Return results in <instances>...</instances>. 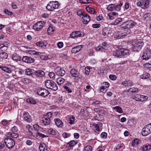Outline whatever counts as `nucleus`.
<instances>
[{"label": "nucleus", "instance_id": "f257e3e1", "mask_svg": "<svg viewBox=\"0 0 151 151\" xmlns=\"http://www.w3.org/2000/svg\"><path fill=\"white\" fill-rule=\"evenodd\" d=\"M33 126L35 130L37 132L35 135H33V133L31 132L30 131V132L31 133V135L35 137L37 139H39L40 137H44L46 136L44 134L41 133L39 132H43V129L42 127L37 124H34Z\"/></svg>", "mask_w": 151, "mask_h": 151}, {"label": "nucleus", "instance_id": "f03ea898", "mask_svg": "<svg viewBox=\"0 0 151 151\" xmlns=\"http://www.w3.org/2000/svg\"><path fill=\"white\" fill-rule=\"evenodd\" d=\"M129 53L128 50L122 48L116 49L113 52L114 55L117 58H121L122 56L128 55Z\"/></svg>", "mask_w": 151, "mask_h": 151}, {"label": "nucleus", "instance_id": "7ed1b4c3", "mask_svg": "<svg viewBox=\"0 0 151 151\" xmlns=\"http://www.w3.org/2000/svg\"><path fill=\"white\" fill-rule=\"evenodd\" d=\"M45 85L47 88L55 91L58 89V87L55 83L52 81L47 80L45 81Z\"/></svg>", "mask_w": 151, "mask_h": 151}, {"label": "nucleus", "instance_id": "20e7f679", "mask_svg": "<svg viewBox=\"0 0 151 151\" xmlns=\"http://www.w3.org/2000/svg\"><path fill=\"white\" fill-rule=\"evenodd\" d=\"M59 5L58 1H50L47 5L46 8L49 11H53L55 9H58Z\"/></svg>", "mask_w": 151, "mask_h": 151}, {"label": "nucleus", "instance_id": "39448f33", "mask_svg": "<svg viewBox=\"0 0 151 151\" xmlns=\"http://www.w3.org/2000/svg\"><path fill=\"white\" fill-rule=\"evenodd\" d=\"M4 142L7 147L9 149L13 148L15 145L14 140L10 138H5Z\"/></svg>", "mask_w": 151, "mask_h": 151}, {"label": "nucleus", "instance_id": "423d86ee", "mask_svg": "<svg viewBox=\"0 0 151 151\" xmlns=\"http://www.w3.org/2000/svg\"><path fill=\"white\" fill-rule=\"evenodd\" d=\"M136 24L137 23L133 21L129 20L123 22L121 25V27L122 28L125 29L127 28H131L135 26Z\"/></svg>", "mask_w": 151, "mask_h": 151}, {"label": "nucleus", "instance_id": "0eeeda50", "mask_svg": "<svg viewBox=\"0 0 151 151\" xmlns=\"http://www.w3.org/2000/svg\"><path fill=\"white\" fill-rule=\"evenodd\" d=\"M144 43L142 41H139L136 42L133 47V50L134 52H138L141 49Z\"/></svg>", "mask_w": 151, "mask_h": 151}, {"label": "nucleus", "instance_id": "6e6552de", "mask_svg": "<svg viewBox=\"0 0 151 151\" xmlns=\"http://www.w3.org/2000/svg\"><path fill=\"white\" fill-rule=\"evenodd\" d=\"M36 92L38 94L43 97L47 96L50 93L47 90L42 88L37 89Z\"/></svg>", "mask_w": 151, "mask_h": 151}, {"label": "nucleus", "instance_id": "1a4fd4ad", "mask_svg": "<svg viewBox=\"0 0 151 151\" xmlns=\"http://www.w3.org/2000/svg\"><path fill=\"white\" fill-rule=\"evenodd\" d=\"M45 22L44 21L38 22L35 23L33 26V29L37 31H39L44 26Z\"/></svg>", "mask_w": 151, "mask_h": 151}, {"label": "nucleus", "instance_id": "9d476101", "mask_svg": "<svg viewBox=\"0 0 151 151\" xmlns=\"http://www.w3.org/2000/svg\"><path fill=\"white\" fill-rule=\"evenodd\" d=\"M151 132V123L148 124L144 127L142 131V134L144 136H146Z\"/></svg>", "mask_w": 151, "mask_h": 151}, {"label": "nucleus", "instance_id": "9b49d317", "mask_svg": "<svg viewBox=\"0 0 151 151\" xmlns=\"http://www.w3.org/2000/svg\"><path fill=\"white\" fill-rule=\"evenodd\" d=\"M84 33L80 31H75L73 32L70 35L71 38H74L78 37H81L84 35Z\"/></svg>", "mask_w": 151, "mask_h": 151}, {"label": "nucleus", "instance_id": "f8f14e48", "mask_svg": "<svg viewBox=\"0 0 151 151\" xmlns=\"http://www.w3.org/2000/svg\"><path fill=\"white\" fill-rule=\"evenodd\" d=\"M151 57V50L147 48L142 55L143 60H148Z\"/></svg>", "mask_w": 151, "mask_h": 151}, {"label": "nucleus", "instance_id": "ddd939ff", "mask_svg": "<svg viewBox=\"0 0 151 151\" xmlns=\"http://www.w3.org/2000/svg\"><path fill=\"white\" fill-rule=\"evenodd\" d=\"M55 71L57 75L61 76H63L65 73V71L60 67L56 68Z\"/></svg>", "mask_w": 151, "mask_h": 151}, {"label": "nucleus", "instance_id": "4468645a", "mask_svg": "<svg viewBox=\"0 0 151 151\" xmlns=\"http://www.w3.org/2000/svg\"><path fill=\"white\" fill-rule=\"evenodd\" d=\"M22 61L25 63H34L35 59L27 56H24L22 59Z\"/></svg>", "mask_w": 151, "mask_h": 151}, {"label": "nucleus", "instance_id": "2eb2a0df", "mask_svg": "<svg viewBox=\"0 0 151 151\" xmlns=\"http://www.w3.org/2000/svg\"><path fill=\"white\" fill-rule=\"evenodd\" d=\"M109 86V83L107 82H104L102 84V86L100 88L101 92H104L106 91L107 88Z\"/></svg>", "mask_w": 151, "mask_h": 151}, {"label": "nucleus", "instance_id": "dca6fc26", "mask_svg": "<svg viewBox=\"0 0 151 151\" xmlns=\"http://www.w3.org/2000/svg\"><path fill=\"white\" fill-rule=\"evenodd\" d=\"M50 123V119L49 118H47V116H44L40 121V123L43 124L45 126L49 125Z\"/></svg>", "mask_w": 151, "mask_h": 151}, {"label": "nucleus", "instance_id": "f3484780", "mask_svg": "<svg viewBox=\"0 0 151 151\" xmlns=\"http://www.w3.org/2000/svg\"><path fill=\"white\" fill-rule=\"evenodd\" d=\"M23 116L24 120L26 122H30L32 121V118L31 116L27 112H24Z\"/></svg>", "mask_w": 151, "mask_h": 151}, {"label": "nucleus", "instance_id": "a211bd4d", "mask_svg": "<svg viewBox=\"0 0 151 151\" xmlns=\"http://www.w3.org/2000/svg\"><path fill=\"white\" fill-rule=\"evenodd\" d=\"M83 17L82 18L83 19V22L85 24H87L90 21L91 19L90 16L87 14L86 13Z\"/></svg>", "mask_w": 151, "mask_h": 151}, {"label": "nucleus", "instance_id": "6ab92c4d", "mask_svg": "<svg viewBox=\"0 0 151 151\" xmlns=\"http://www.w3.org/2000/svg\"><path fill=\"white\" fill-rule=\"evenodd\" d=\"M26 52L28 54L35 55L37 56H39L42 54L41 52L35 50H26Z\"/></svg>", "mask_w": 151, "mask_h": 151}, {"label": "nucleus", "instance_id": "aec40b11", "mask_svg": "<svg viewBox=\"0 0 151 151\" xmlns=\"http://www.w3.org/2000/svg\"><path fill=\"white\" fill-rule=\"evenodd\" d=\"M122 84L126 87H129L133 86L134 83L131 81L129 80L123 82Z\"/></svg>", "mask_w": 151, "mask_h": 151}, {"label": "nucleus", "instance_id": "412c9836", "mask_svg": "<svg viewBox=\"0 0 151 151\" xmlns=\"http://www.w3.org/2000/svg\"><path fill=\"white\" fill-rule=\"evenodd\" d=\"M6 135L9 137H12L14 138H16L18 137L19 135L17 133H15L13 132H8L6 133Z\"/></svg>", "mask_w": 151, "mask_h": 151}, {"label": "nucleus", "instance_id": "4be33fe9", "mask_svg": "<svg viewBox=\"0 0 151 151\" xmlns=\"http://www.w3.org/2000/svg\"><path fill=\"white\" fill-rule=\"evenodd\" d=\"M35 76L38 77H42L45 76V72L42 70L35 71Z\"/></svg>", "mask_w": 151, "mask_h": 151}, {"label": "nucleus", "instance_id": "5701e85b", "mask_svg": "<svg viewBox=\"0 0 151 151\" xmlns=\"http://www.w3.org/2000/svg\"><path fill=\"white\" fill-rule=\"evenodd\" d=\"M114 35V37L116 38L119 39L122 37L123 36L122 31L116 32L112 35Z\"/></svg>", "mask_w": 151, "mask_h": 151}, {"label": "nucleus", "instance_id": "b1692460", "mask_svg": "<svg viewBox=\"0 0 151 151\" xmlns=\"http://www.w3.org/2000/svg\"><path fill=\"white\" fill-rule=\"evenodd\" d=\"M55 124L58 127H62L63 126V123L62 121L58 118L54 119Z\"/></svg>", "mask_w": 151, "mask_h": 151}, {"label": "nucleus", "instance_id": "393cba45", "mask_svg": "<svg viewBox=\"0 0 151 151\" xmlns=\"http://www.w3.org/2000/svg\"><path fill=\"white\" fill-rule=\"evenodd\" d=\"M83 47V45H78L75 47L72 48L71 50V52L73 53H76L81 50V48H82Z\"/></svg>", "mask_w": 151, "mask_h": 151}, {"label": "nucleus", "instance_id": "a878e982", "mask_svg": "<svg viewBox=\"0 0 151 151\" xmlns=\"http://www.w3.org/2000/svg\"><path fill=\"white\" fill-rule=\"evenodd\" d=\"M0 68L4 71L9 73H11L12 72L11 68L6 66H1Z\"/></svg>", "mask_w": 151, "mask_h": 151}, {"label": "nucleus", "instance_id": "bb28decb", "mask_svg": "<svg viewBox=\"0 0 151 151\" xmlns=\"http://www.w3.org/2000/svg\"><path fill=\"white\" fill-rule=\"evenodd\" d=\"M39 148L40 151H49L44 144H40Z\"/></svg>", "mask_w": 151, "mask_h": 151}, {"label": "nucleus", "instance_id": "cd10ccee", "mask_svg": "<svg viewBox=\"0 0 151 151\" xmlns=\"http://www.w3.org/2000/svg\"><path fill=\"white\" fill-rule=\"evenodd\" d=\"M129 28H127L123 30L124 32H122L124 36H125L129 34L131 32V31L129 29Z\"/></svg>", "mask_w": 151, "mask_h": 151}, {"label": "nucleus", "instance_id": "c85d7f7f", "mask_svg": "<svg viewBox=\"0 0 151 151\" xmlns=\"http://www.w3.org/2000/svg\"><path fill=\"white\" fill-rule=\"evenodd\" d=\"M12 58L13 59V60H15L16 61H19L21 60V57H20L18 55L16 54H13Z\"/></svg>", "mask_w": 151, "mask_h": 151}, {"label": "nucleus", "instance_id": "c756f323", "mask_svg": "<svg viewBox=\"0 0 151 151\" xmlns=\"http://www.w3.org/2000/svg\"><path fill=\"white\" fill-rule=\"evenodd\" d=\"M34 70L30 68H28L26 70V73L29 76L32 75L34 73Z\"/></svg>", "mask_w": 151, "mask_h": 151}, {"label": "nucleus", "instance_id": "7c9ffc66", "mask_svg": "<svg viewBox=\"0 0 151 151\" xmlns=\"http://www.w3.org/2000/svg\"><path fill=\"white\" fill-rule=\"evenodd\" d=\"M115 5L111 4L108 5L107 7V10L109 11H113L114 10Z\"/></svg>", "mask_w": 151, "mask_h": 151}, {"label": "nucleus", "instance_id": "2f4dec72", "mask_svg": "<svg viewBox=\"0 0 151 151\" xmlns=\"http://www.w3.org/2000/svg\"><path fill=\"white\" fill-rule=\"evenodd\" d=\"M113 109H114L116 111L120 113H122L123 112L122 108L118 106L113 107Z\"/></svg>", "mask_w": 151, "mask_h": 151}, {"label": "nucleus", "instance_id": "473e14b6", "mask_svg": "<svg viewBox=\"0 0 151 151\" xmlns=\"http://www.w3.org/2000/svg\"><path fill=\"white\" fill-rule=\"evenodd\" d=\"M64 81V79L61 77L58 78L56 79L57 82L59 85H60L63 83Z\"/></svg>", "mask_w": 151, "mask_h": 151}, {"label": "nucleus", "instance_id": "72a5a7b5", "mask_svg": "<svg viewBox=\"0 0 151 151\" xmlns=\"http://www.w3.org/2000/svg\"><path fill=\"white\" fill-rule=\"evenodd\" d=\"M75 120V117L73 116H71L68 119V123L71 124H73Z\"/></svg>", "mask_w": 151, "mask_h": 151}, {"label": "nucleus", "instance_id": "f704fd0d", "mask_svg": "<svg viewBox=\"0 0 151 151\" xmlns=\"http://www.w3.org/2000/svg\"><path fill=\"white\" fill-rule=\"evenodd\" d=\"M151 148V145H148L143 146L142 147V150L143 151H147V150L150 149Z\"/></svg>", "mask_w": 151, "mask_h": 151}, {"label": "nucleus", "instance_id": "c9c22d12", "mask_svg": "<svg viewBox=\"0 0 151 151\" xmlns=\"http://www.w3.org/2000/svg\"><path fill=\"white\" fill-rule=\"evenodd\" d=\"M128 92L136 93L138 91V89L137 88H129L127 91Z\"/></svg>", "mask_w": 151, "mask_h": 151}, {"label": "nucleus", "instance_id": "e433bc0d", "mask_svg": "<svg viewBox=\"0 0 151 151\" xmlns=\"http://www.w3.org/2000/svg\"><path fill=\"white\" fill-rule=\"evenodd\" d=\"M0 57L2 59H5L8 57V55L5 52H2L0 54Z\"/></svg>", "mask_w": 151, "mask_h": 151}, {"label": "nucleus", "instance_id": "4c0bfd02", "mask_svg": "<svg viewBox=\"0 0 151 151\" xmlns=\"http://www.w3.org/2000/svg\"><path fill=\"white\" fill-rule=\"evenodd\" d=\"M150 77V75L147 73H144L142 75H141L140 77L141 78L143 79H146Z\"/></svg>", "mask_w": 151, "mask_h": 151}, {"label": "nucleus", "instance_id": "58836bf2", "mask_svg": "<svg viewBox=\"0 0 151 151\" xmlns=\"http://www.w3.org/2000/svg\"><path fill=\"white\" fill-rule=\"evenodd\" d=\"M48 76L50 78L54 80L55 78L56 75L53 72H50L48 73Z\"/></svg>", "mask_w": 151, "mask_h": 151}, {"label": "nucleus", "instance_id": "ea45409f", "mask_svg": "<svg viewBox=\"0 0 151 151\" xmlns=\"http://www.w3.org/2000/svg\"><path fill=\"white\" fill-rule=\"evenodd\" d=\"M86 10L89 12L94 14L95 13V11L94 9L89 7H87L86 8Z\"/></svg>", "mask_w": 151, "mask_h": 151}, {"label": "nucleus", "instance_id": "a19ab883", "mask_svg": "<svg viewBox=\"0 0 151 151\" xmlns=\"http://www.w3.org/2000/svg\"><path fill=\"white\" fill-rule=\"evenodd\" d=\"M77 71L76 69H73L71 70L70 73L72 76L76 77L77 75Z\"/></svg>", "mask_w": 151, "mask_h": 151}, {"label": "nucleus", "instance_id": "79ce46f5", "mask_svg": "<svg viewBox=\"0 0 151 151\" xmlns=\"http://www.w3.org/2000/svg\"><path fill=\"white\" fill-rule=\"evenodd\" d=\"M96 50L99 51H105L106 50V48L104 47H103L99 46L96 47Z\"/></svg>", "mask_w": 151, "mask_h": 151}, {"label": "nucleus", "instance_id": "37998d69", "mask_svg": "<svg viewBox=\"0 0 151 151\" xmlns=\"http://www.w3.org/2000/svg\"><path fill=\"white\" fill-rule=\"evenodd\" d=\"M48 132L49 134H51L53 136L55 135L56 134V132L55 130L52 128L49 129L48 130Z\"/></svg>", "mask_w": 151, "mask_h": 151}, {"label": "nucleus", "instance_id": "c03bdc74", "mask_svg": "<svg viewBox=\"0 0 151 151\" xmlns=\"http://www.w3.org/2000/svg\"><path fill=\"white\" fill-rule=\"evenodd\" d=\"M77 141L75 140H72L70 141L68 144L69 145V146L70 147H73L75 145L77 144Z\"/></svg>", "mask_w": 151, "mask_h": 151}, {"label": "nucleus", "instance_id": "a18cd8bd", "mask_svg": "<svg viewBox=\"0 0 151 151\" xmlns=\"http://www.w3.org/2000/svg\"><path fill=\"white\" fill-rule=\"evenodd\" d=\"M122 4L120 3L119 4L117 5L116 6H115L114 10L116 11H119L121 9V7L122 5Z\"/></svg>", "mask_w": 151, "mask_h": 151}, {"label": "nucleus", "instance_id": "49530a36", "mask_svg": "<svg viewBox=\"0 0 151 151\" xmlns=\"http://www.w3.org/2000/svg\"><path fill=\"white\" fill-rule=\"evenodd\" d=\"M41 53L42 54L40 55V58L41 59L44 60H47L49 59L48 56L42 53Z\"/></svg>", "mask_w": 151, "mask_h": 151}, {"label": "nucleus", "instance_id": "de8ad7c7", "mask_svg": "<svg viewBox=\"0 0 151 151\" xmlns=\"http://www.w3.org/2000/svg\"><path fill=\"white\" fill-rule=\"evenodd\" d=\"M54 30V29L53 27H49L47 29V33L49 35L51 34L52 33Z\"/></svg>", "mask_w": 151, "mask_h": 151}, {"label": "nucleus", "instance_id": "09e8293b", "mask_svg": "<svg viewBox=\"0 0 151 151\" xmlns=\"http://www.w3.org/2000/svg\"><path fill=\"white\" fill-rule=\"evenodd\" d=\"M26 101L27 103L33 104H36V102L32 99H27Z\"/></svg>", "mask_w": 151, "mask_h": 151}, {"label": "nucleus", "instance_id": "8fccbe9b", "mask_svg": "<svg viewBox=\"0 0 151 151\" xmlns=\"http://www.w3.org/2000/svg\"><path fill=\"white\" fill-rule=\"evenodd\" d=\"M140 97V95L136 94L134 96H132V97L133 99H134L135 100L137 101H139V100Z\"/></svg>", "mask_w": 151, "mask_h": 151}, {"label": "nucleus", "instance_id": "3c124183", "mask_svg": "<svg viewBox=\"0 0 151 151\" xmlns=\"http://www.w3.org/2000/svg\"><path fill=\"white\" fill-rule=\"evenodd\" d=\"M1 124L4 126H6L9 124V123L8 121L6 120H2L1 122Z\"/></svg>", "mask_w": 151, "mask_h": 151}, {"label": "nucleus", "instance_id": "603ef678", "mask_svg": "<svg viewBox=\"0 0 151 151\" xmlns=\"http://www.w3.org/2000/svg\"><path fill=\"white\" fill-rule=\"evenodd\" d=\"M151 17V14L150 13H147L145 14L143 16V18L145 19H148Z\"/></svg>", "mask_w": 151, "mask_h": 151}, {"label": "nucleus", "instance_id": "864d4df0", "mask_svg": "<svg viewBox=\"0 0 151 151\" xmlns=\"http://www.w3.org/2000/svg\"><path fill=\"white\" fill-rule=\"evenodd\" d=\"M92 147L89 145L86 146L84 148L83 151H92Z\"/></svg>", "mask_w": 151, "mask_h": 151}, {"label": "nucleus", "instance_id": "5fc2aeb1", "mask_svg": "<svg viewBox=\"0 0 151 151\" xmlns=\"http://www.w3.org/2000/svg\"><path fill=\"white\" fill-rule=\"evenodd\" d=\"M148 99L147 96H144L143 95H141L139 101H143L147 100Z\"/></svg>", "mask_w": 151, "mask_h": 151}, {"label": "nucleus", "instance_id": "6e6d98bb", "mask_svg": "<svg viewBox=\"0 0 151 151\" xmlns=\"http://www.w3.org/2000/svg\"><path fill=\"white\" fill-rule=\"evenodd\" d=\"M150 1L149 0H146L144 3V5L143 4V6L142 7V8L143 9H145L147 8L148 5L149 4Z\"/></svg>", "mask_w": 151, "mask_h": 151}, {"label": "nucleus", "instance_id": "4d7b16f0", "mask_svg": "<svg viewBox=\"0 0 151 151\" xmlns=\"http://www.w3.org/2000/svg\"><path fill=\"white\" fill-rule=\"evenodd\" d=\"M93 126L94 127L96 130L98 131H100V126L98 124L94 123L93 124Z\"/></svg>", "mask_w": 151, "mask_h": 151}, {"label": "nucleus", "instance_id": "13d9d810", "mask_svg": "<svg viewBox=\"0 0 151 151\" xmlns=\"http://www.w3.org/2000/svg\"><path fill=\"white\" fill-rule=\"evenodd\" d=\"M139 144V140L137 139H134L132 142V145L134 146Z\"/></svg>", "mask_w": 151, "mask_h": 151}, {"label": "nucleus", "instance_id": "bf43d9fd", "mask_svg": "<svg viewBox=\"0 0 151 151\" xmlns=\"http://www.w3.org/2000/svg\"><path fill=\"white\" fill-rule=\"evenodd\" d=\"M36 45L39 47H42L45 46L46 47L47 46L46 45H45L44 43L41 42H38L36 43Z\"/></svg>", "mask_w": 151, "mask_h": 151}, {"label": "nucleus", "instance_id": "052dcab7", "mask_svg": "<svg viewBox=\"0 0 151 151\" xmlns=\"http://www.w3.org/2000/svg\"><path fill=\"white\" fill-rule=\"evenodd\" d=\"M77 14L78 16H79L80 17H81V16H82V17H83V16H84V15L86 14V13L82 10H79L78 11Z\"/></svg>", "mask_w": 151, "mask_h": 151}, {"label": "nucleus", "instance_id": "680f3d73", "mask_svg": "<svg viewBox=\"0 0 151 151\" xmlns=\"http://www.w3.org/2000/svg\"><path fill=\"white\" fill-rule=\"evenodd\" d=\"M122 21V19L119 18H117L115 21L114 24L115 25H117Z\"/></svg>", "mask_w": 151, "mask_h": 151}, {"label": "nucleus", "instance_id": "e2e57ef3", "mask_svg": "<svg viewBox=\"0 0 151 151\" xmlns=\"http://www.w3.org/2000/svg\"><path fill=\"white\" fill-rule=\"evenodd\" d=\"M12 132L15 133H17L18 131V129L17 127L14 126L12 127L11 129Z\"/></svg>", "mask_w": 151, "mask_h": 151}, {"label": "nucleus", "instance_id": "0e129e2a", "mask_svg": "<svg viewBox=\"0 0 151 151\" xmlns=\"http://www.w3.org/2000/svg\"><path fill=\"white\" fill-rule=\"evenodd\" d=\"M91 1V0H79V2L83 4L91 3V2L88 1Z\"/></svg>", "mask_w": 151, "mask_h": 151}, {"label": "nucleus", "instance_id": "69168bd1", "mask_svg": "<svg viewBox=\"0 0 151 151\" xmlns=\"http://www.w3.org/2000/svg\"><path fill=\"white\" fill-rule=\"evenodd\" d=\"M109 78L111 80H114L116 78V76L115 75L111 74L109 76Z\"/></svg>", "mask_w": 151, "mask_h": 151}, {"label": "nucleus", "instance_id": "338daca9", "mask_svg": "<svg viewBox=\"0 0 151 151\" xmlns=\"http://www.w3.org/2000/svg\"><path fill=\"white\" fill-rule=\"evenodd\" d=\"M85 73L87 75H88L89 74V72L90 71V67H87L85 68Z\"/></svg>", "mask_w": 151, "mask_h": 151}, {"label": "nucleus", "instance_id": "774afa93", "mask_svg": "<svg viewBox=\"0 0 151 151\" xmlns=\"http://www.w3.org/2000/svg\"><path fill=\"white\" fill-rule=\"evenodd\" d=\"M107 136V134L105 132H102L101 134V137L103 138H106Z\"/></svg>", "mask_w": 151, "mask_h": 151}]
</instances>
